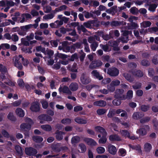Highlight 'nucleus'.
<instances>
[{
	"label": "nucleus",
	"instance_id": "f257e3e1",
	"mask_svg": "<svg viewBox=\"0 0 158 158\" xmlns=\"http://www.w3.org/2000/svg\"><path fill=\"white\" fill-rule=\"evenodd\" d=\"M24 58L21 55L15 56L13 59V63L15 66L19 70L23 69V66L21 61L23 60Z\"/></svg>",
	"mask_w": 158,
	"mask_h": 158
},
{
	"label": "nucleus",
	"instance_id": "f03ea898",
	"mask_svg": "<svg viewBox=\"0 0 158 158\" xmlns=\"http://www.w3.org/2000/svg\"><path fill=\"white\" fill-rule=\"evenodd\" d=\"M25 121L28 123H22L20 126L21 130L23 131L29 130L31 128V125L33 123V121L28 118H26Z\"/></svg>",
	"mask_w": 158,
	"mask_h": 158
},
{
	"label": "nucleus",
	"instance_id": "7ed1b4c3",
	"mask_svg": "<svg viewBox=\"0 0 158 158\" xmlns=\"http://www.w3.org/2000/svg\"><path fill=\"white\" fill-rule=\"evenodd\" d=\"M120 41H122L123 43H127V40H124L122 39H118L116 41H110L109 43L110 44V45L114 48V51H118L119 50V48L118 47L119 43Z\"/></svg>",
	"mask_w": 158,
	"mask_h": 158
},
{
	"label": "nucleus",
	"instance_id": "20e7f679",
	"mask_svg": "<svg viewBox=\"0 0 158 158\" xmlns=\"http://www.w3.org/2000/svg\"><path fill=\"white\" fill-rule=\"evenodd\" d=\"M107 73L111 76L115 77L118 75L119 71L117 69L113 68L108 69Z\"/></svg>",
	"mask_w": 158,
	"mask_h": 158
},
{
	"label": "nucleus",
	"instance_id": "39448f33",
	"mask_svg": "<svg viewBox=\"0 0 158 158\" xmlns=\"http://www.w3.org/2000/svg\"><path fill=\"white\" fill-rule=\"evenodd\" d=\"M30 109L31 111L33 112L39 111L40 110V107L38 102L36 101L32 103L31 105Z\"/></svg>",
	"mask_w": 158,
	"mask_h": 158
},
{
	"label": "nucleus",
	"instance_id": "423d86ee",
	"mask_svg": "<svg viewBox=\"0 0 158 158\" xmlns=\"http://www.w3.org/2000/svg\"><path fill=\"white\" fill-rule=\"evenodd\" d=\"M26 154L29 156H33L37 153V150L32 148H26L25 149Z\"/></svg>",
	"mask_w": 158,
	"mask_h": 158
},
{
	"label": "nucleus",
	"instance_id": "0eeeda50",
	"mask_svg": "<svg viewBox=\"0 0 158 158\" xmlns=\"http://www.w3.org/2000/svg\"><path fill=\"white\" fill-rule=\"evenodd\" d=\"M58 90L60 93L63 92L70 95L71 94H72V92L70 90L68 87L66 86H60L58 89Z\"/></svg>",
	"mask_w": 158,
	"mask_h": 158
},
{
	"label": "nucleus",
	"instance_id": "6e6552de",
	"mask_svg": "<svg viewBox=\"0 0 158 158\" xmlns=\"http://www.w3.org/2000/svg\"><path fill=\"white\" fill-rule=\"evenodd\" d=\"M63 24V22L62 21L57 20L54 23H50L49 25L52 28H57L59 27Z\"/></svg>",
	"mask_w": 158,
	"mask_h": 158
},
{
	"label": "nucleus",
	"instance_id": "1a4fd4ad",
	"mask_svg": "<svg viewBox=\"0 0 158 158\" xmlns=\"http://www.w3.org/2000/svg\"><path fill=\"white\" fill-rule=\"evenodd\" d=\"M147 129H149V127L147 126H145L143 128H141L137 130L136 131V133L139 135H145L146 134V130Z\"/></svg>",
	"mask_w": 158,
	"mask_h": 158
},
{
	"label": "nucleus",
	"instance_id": "9d476101",
	"mask_svg": "<svg viewBox=\"0 0 158 158\" xmlns=\"http://www.w3.org/2000/svg\"><path fill=\"white\" fill-rule=\"evenodd\" d=\"M108 151L110 154L114 155L117 152V149L116 148L114 145L110 144L108 146Z\"/></svg>",
	"mask_w": 158,
	"mask_h": 158
},
{
	"label": "nucleus",
	"instance_id": "9b49d317",
	"mask_svg": "<svg viewBox=\"0 0 158 158\" xmlns=\"http://www.w3.org/2000/svg\"><path fill=\"white\" fill-rule=\"evenodd\" d=\"M84 141L87 144L91 146H96L97 143L93 139L89 138H85Z\"/></svg>",
	"mask_w": 158,
	"mask_h": 158
},
{
	"label": "nucleus",
	"instance_id": "f8f14e48",
	"mask_svg": "<svg viewBox=\"0 0 158 158\" xmlns=\"http://www.w3.org/2000/svg\"><path fill=\"white\" fill-rule=\"evenodd\" d=\"M95 130L102 134L103 136H106L107 135V132L105 129L102 127L100 126H97L95 128Z\"/></svg>",
	"mask_w": 158,
	"mask_h": 158
},
{
	"label": "nucleus",
	"instance_id": "ddd939ff",
	"mask_svg": "<svg viewBox=\"0 0 158 158\" xmlns=\"http://www.w3.org/2000/svg\"><path fill=\"white\" fill-rule=\"evenodd\" d=\"M81 83L84 84H86L89 83L90 80L84 74L82 75L81 78Z\"/></svg>",
	"mask_w": 158,
	"mask_h": 158
},
{
	"label": "nucleus",
	"instance_id": "4468645a",
	"mask_svg": "<svg viewBox=\"0 0 158 158\" xmlns=\"http://www.w3.org/2000/svg\"><path fill=\"white\" fill-rule=\"evenodd\" d=\"M109 139L110 141H119L121 140L120 137L117 135H112L109 137Z\"/></svg>",
	"mask_w": 158,
	"mask_h": 158
},
{
	"label": "nucleus",
	"instance_id": "2eb2a0df",
	"mask_svg": "<svg viewBox=\"0 0 158 158\" xmlns=\"http://www.w3.org/2000/svg\"><path fill=\"white\" fill-rule=\"evenodd\" d=\"M65 134V133L63 132L57 131H56V138L58 140H60L63 138V135Z\"/></svg>",
	"mask_w": 158,
	"mask_h": 158
},
{
	"label": "nucleus",
	"instance_id": "dca6fc26",
	"mask_svg": "<svg viewBox=\"0 0 158 158\" xmlns=\"http://www.w3.org/2000/svg\"><path fill=\"white\" fill-rule=\"evenodd\" d=\"M94 105L100 107H103L106 105V102L103 100H100L94 102Z\"/></svg>",
	"mask_w": 158,
	"mask_h": 158
},
{
	"label": "nucleus",
	"instance_id": "f3484780",
	"mask_svg": "<svg viewBox=\"0 0 158 158\" xmlns=\"http://www.w3.org/2000/svg\"><path fill=\"white\" fill-rule=\"evenodd\" d=\"M91 74L94 77H96L99 80H101L103 78V77L100 75L97 70H94L91 73Z\"/></svg>",
	"mask_w": 158,
	"mask_h": 158
},
{
	"label": "nucleus",
	"instance_id": "a211bd4d",
	"mask_svg": "<svg viewBox=\"0 0 158 158\" xmlns=\"http://www.w3.org/2000/svg\"><path fill=\"white\" fill-rule=\"evenodd\" d=\"M69 89L71 91H76L78 88V85L77 83H72L69 85Z\"/></svg>",
	"mask_w": 158,
	"mask_h": 158
},
{
	"label": "nucleus",
	"instance_id": "6ab92c4d",
	"mask_svg": "<svg viewBox=\"0 0 158 158\" xmlns=\"http://www.w3.org/2000/svg\"><path fill=\"white\" fill-rule=\"evenodd\" d=\"M78 149V152L81 153H84L86 150V146L82 143L79 144Z\"/></svg>",
	"mask_w": 158,
	"mask_h": 158
},
{
	"label": "nucleus",
	"instance_id": "aec40b11",
	"mask_svg": "<svg viewBox=\"0 0 158 158\" xmlns=\"http://www.w3.org/2000/svg\"><path fill=\"white\" fill-rule=\"evenodd\" d=\"M15 112L16 114L20 117H23L25 114L24 110L20 108H17Z\"/></svg>",
	"mask_w": 158,
	"mask_h": 158
},
{
	"label": "nucleus",
	"instance_id": "412c9836",
	"mask_svg": "<svg viewBox=\"0 0 158 158\" xmlns=\"http://www.w3.org/2000/svg\"><path fill=\"white\" fill-rule=\"evenodd\" d=\"M35 39L37 40H41L43 39V37L41 36L42 35V32L40 31H37L35 33Z\"/></svg>",
	"mask_w": 158,
	"mask_h": 158
},
{
	"label": "nucleus",
	"instance_id": "4be33fe9",
	"mask_svg": "<svg viewBox=\"0 0 158 158\" xmlns=\"http://www.w3.org/2000/svg\"><path fill=\"white\" fill-rule=\"evenodd\" d=\"M124 90L122 89H119L116 90L115 97L116 98H120L121 97L122 94L123 93Z\"/></svg>",
	"mask_w": 158,
	"mask_h": 158
},
{
	"label": "nucleus",
	"instance_id": "5701e85b",
	"mask_svg": "<svg viewBox=\"0 0 158 158\" xmlns=\"http://www.w3.org/2000/svg\"><path fill=\"white\" fill-rule=\"evenodd\" d=\"M151 23L149 21H144L140 23L141 28H146L150 27L151 25Z\"/></svg>",
	"mask_w": 158,
	"mask_h": 158
},
{
	"label": "nucleus",
	"instance_id": "b1692460",
	"mask_svg": "<svg viewBox=\"0 0 158 158\" xmlns=\"http://www.w3.org/2000/svg\"><path fill=\"white\" fill-rule=\"evenodd\" d=\"M54 16V14L51 13L45 15L43 17V19L44 20H48L53 18Z\"/></svg>",
	"mask_w": 158,
	"mask_h": 158
},
{
	"label": "nucleus",
	"instance_id": "393cba45",
	"mask_svg": "<svg viewBox=\"0 0 158 158\" xmlns=\"http://www.w3.org/2000/svg\"><path fill=\"white\" fill-rule=\"evenodd\" d=\"M75 121L79 124H85L87 123V121L86 119L81 118L79 117L76 118L75 119Z\"/></svg>",
	"mask_w": 158,
	"mask_h": 158
},
{
	"label": "nucleus",
	"instance_id": "a878e982",
	"mask_svg": "<svg viewBox=\"0 0 158 158\" xmlns=\"http://www.w3.org/2000/svg\"><path fill=\"white\" fill-rule=\"evenodd\" d=\"M41 128L44 130L46 131H50L52 130L51 127L49 125H44L41 126Z\"/></svg>",
	"mask_w": 158,
	"mask_h": 158
},
{
	"label": "nucleus",
	"instance_id": "bb28decb",
	"mask_svg": "<svg viewBox=\"0 0 158 158\" xmlns=\"http://www.w3.org/2000/svg\"><path fill=\"white\" fill-rule=\"evenodd\" d=\"M21 16L19 13V12H17L15 13V15L12 18V19L14 21H19L20 20Z\"/></svg>",
	"mask_w": 158,
	"mask_h": 158
},
{
	"label": "nucleus",
	"instance_id": "cd10ccee",
	"mask_svg": "<svg viewBox=\"0 0 158 158\" xmlns=\"http://www.w3.org/2000/svg\"><path fill=\"white\" fill-rule=\"evenodd\" d=\"M33 140L36 142H41L43 140V138L40 136H34L32 137Z\"/></svg>",
	"mask_w": 158,
	"mask_h": 158
},
{
	"label": "nucleus",
	"instance_id": "c85d7f7f",
	"mask_svg": "<svg viewBox=\"0 0 158 158\" xmlns=\"http://www.w3.org/2000/svg\"><path fill=\"white\" fill-rule=\"evenodd\" d=\"M124 77L126 79L130 82L133 81L134 79L132 77H131L130 75L128 73H124L123 75Z\"/></svg>",
	"mask_w": 158,
	"mask_h": 158
},
{
	"label": "nucleus",
	"instance_id": "c756f323",
	"mask_svg": "<svg viewBox=\"0 0 158 158\" xmlns=\"http://www.w3.org/2000/svg\"><path fill=\"white\" fill-rule=\"evenodd\" d=\"M15 5V2H13L12 0H6V5L7 6L9 7L10 8L11 7L14 6Z\"/></svg>",
	"mask_w": 158,
	"mask_h": 158
},
{
	"label": "nucleus",
	"instance_id": "7c9ffc66",
	"mask_svg": "<svg viewBox=\"0 0 158 158\" xmlns=\"http://www.w3.org/2000/svg\"><path fill=\"white\" fill-rule=\"evenodd\" d=\"M99 35L100 36H102L103 39L106 40H108L110 39L111 37H112L110 35H103L102 32H100L99 33Z\"/></svg>",
	"mask_w": 158,
	"mask_h": 158
},
{
	"label": "nucleus",
	"instance_id": "2f4dec72",
	"mask_svg": "<svg viewBox=\"0 0 158 158\" xmlns=\"http://www.w3.org/2000/svg\"><path fill=\"white\" fill-rule=\"evenodd\" d=\"M113 34H114L115 36L117 37H118L120 35L119 31L117 30L110 31L109 32V35H110L112 37H113Z\"/></svg>",
	"mask_w": 158,
	"mask_h": 158
},
{
	"label": "nucleus",
	"instance_id": "473e14b6",
	"mask_svg": "<svg viewBox=\"0 0 158 158\" xmlns=\"http://www.w3.org/2000/svg\"><path fill=\"white\" fill-rule=\"evenodd\" d=\"M67 8V7L66 5H63L60 6L58 8H56L55 10L56 12H59L65 10Z\"/></svg>",
	"mask_w": 158,
	"mask_h": 158
},
{
	"label": "nucleus",
	"instance_id": "72a5a7b5",
	"mask_svg": "<svg viewBox=\"0 0 158 158\" xmlns=\"http://www.w3.org/2000/svg\"><path fill=\"white\" fill-rule=\"evenodd\" d=\"M71 122V120L69 118H64L61 121V123L62 124L65 125L69 124H70Z\"/></svg>",
	"mask_w": 158,
	"mask_h": 158
},
{
	"label": "nucleus",
	"instance_id": "f704fd0d",
	"mask_svg": "<svg viewBox=\"0 0 158 158\" xmlns=\"http://www.w3.org/2000/svg\"><path fill=\"white\" fill-rule=\"evenodd\" d=\"M100 47L102 48L104 51L109 52L111 50V48L108 45H103V44H100Z\"/></svg>",
	"mask_w": 158,
	"mask_h": 158
},
{
	"label": "nucleus",
	"instance_id": "c9c22d12",
	"mask_svg": "<svg viewBox=\"0 0 158 158\" xmlns=\"http://www.w3.org/2000/svg\"><path fill=\"white\" fill-rule=\"evenodd\" d=\"M152 148L151 144L148 143H145L144 145V149L146 152H149Z\"/></svg>",
	"mask_w": 158,
	"mask_h": 158
},
{
	"label": "nucleus",
	"instance_id": "e433bc0d",
	"mask_svg": "<svg viewBox=\"0 0 158 158\" xmlns=\"http://www.w3.org/2000/svg\"><path fill=\"white\" fill-rule=\"evenodd\" d=\"M96 151L98 154H101L104 153L105 151V148L102 147H98L96 149Z\"/></svg>",
	"mask_w": 158,
	"mask_h": 158
},
{
	"label": "nucleus",
	"instance_id": "4c0bfd02",
	"mask_svg": "<svg viewBox=\"0 0 158 158\" xmlns=\"http://www.w3.org/2000/svg\"><path fill=\"white\" fill-rule=\"evenodd\" d=\"M80 140V138L78 136H75L72 138L71 139L72 143L73 144L78 143Z\"/></svg>",
	"mask_w": 158,
	"mask_h": 158
},
{
	"label": "nucleus",
	"instance_id": "58836bf2",
	"mask_svg": "<svg viewBox=\"0 0 158 158\" xmlns=\"http://www.w3.org/2000/svg\"><path fill=\"white\" fill-rule=\"evenodd\" d=\"M157 6V4H152L149 5L148 10L154 12Z\"/></svg>",
	"mask_w": 158,
	"mask_h": 158
},
{
	"label": "nucleus",
	"instance_id": "ea45409f",
	"mask_svg": "<svg viewBox=\"0 0 158 158\" xmlns=\"http://www.w3.org/2000/svg\"><path fill=\"white\" fill-rule=\"evenodd\" d=\"M15 149L17 152L20 156H22L23 155V151L21 148L20 147L19 145H16L15 147Z\"/></svg>",
	"mask_w": 158,
	"mask_h": 158
},
{
	"label": "nucleus",
	"instance_id": "a19ab883",
	"mask_svg": "<svg viewBox=\"0 0 158 158\" xmlns=\"http://www.w3.org/2000/svg\"><path fill=\"white\" fill-rule=\"evenodd\" d=\"M118 153L120 156H124L126 155L127 152L124 149L122 148H120L119 150Z\"/></svg>",
	"mask_w": 158,
	"mask_h": 158
},
{
	"label": "nucleus",
	"instance_id": "79ce46f5",
	"mask_svg": "<svg viewBox=\"0 0 158 158\" xmlns=\"http://www.w3.org/2000/svg\"><path fill=\"white\" fill-rule=\"evenodd\" d=\"M140 114L138 112H135L134 113L132 116V118L134 119H138L140 118L141 117Z\"/></svg>",
	"mask_w": 158,
	"mask_h": 158
},
{
	"label": "nucleus",
	"instance_id": "37998d69",
	"mask_svg": "<svg viewBox=\"0 0 158 158\" xmlns=\"http://www.w3.org/2000/svg\"><path fill=\"white\" fill-rule=\"evenodd\" d=\"M45 54H44L45 55H48L49 58H51V56H52L54 54V52L52 50L47 49L46 51H45Z\"/></svg>",
	"mask_w": 158,
	"mask_h": 158
},
{
	"label": "nucleus",
	"instance_id": "c03bdc74",
	"mask_svg": "<svg viewBox=\"0 0 158 158\" xmlns=\"http://www.w3.org/2000/svg\"><path fill=\"white\" fill-rule=\"evenodd\" d=\"M42 107L44 109H47L48 106V102L45 100H42L41 101Z\"/></svg>",
	"mask_w": 158,
	"mask_h": 158
},
{
	"label": "nucleus",
	"instance_id": "a18cd8bd",
	"mask_svg": "<svg viewBox=\"0 0 158 158\" xmlns=\"http://www.w3.org/2000/svg\"><path fill=\"white\" fill-rule=\"evenodd\" d=\"M121 134L123 136L126 137H129V133L126 130H122L120 131Z\"/></svg>",
	"mask_w": 158,
	"mask_h": 158
},
{
	"label": "nucleus",
	"instance_id": "49530a36",
	"mask_svg": "<svg viewBox=\"0 0 158 158\" xmlns=\"http://www.w3.org/2000/svg\"><path fill=\"white\" fill-rule=\"evenodd\" d=\"M43 9L45 13L50 12L52 10L51 7L49 6H43Z\"/></svg>",
	"mask_w": 158,
	"mask_h": 158
},
{
	"label": "nucleus",
	"instance_id": "de8ad7c7",
	"mask_svg": "<svg viewBox=\"0 0 158 158\" xmlns=\"http://www.w3.org/2000/svg\"><path fill=\"white\" fill-rule=\"evenodd\" d=\"M21 43L26 46H28L29 45V42L28 40H27V39L26 38H22L21 39Z\"/></svg>",
	"mask_w": 158,
	"mask_h": 158
},
{
	"label": "nucleus",
	"instance_id": "09e8293b",
	"mask_svg": "<svg viewBox=\"0 0 158 158\" xmlns=\"http://www.w3.org/2000/svg\"><path fill=\"white\" fill-rule=\"evenodd\" d=\"M68 42L67 41H64L63 42L62 45L63 47V48L68 52L70 50V48L67 46L68 45Z\"/></svg>",
	"mask_w": 158,
	"mask_h": 158
},
{
	"label": "nucleus",
	"instance_id": "8fccbe9b",
	"mask_svg": "<svg viewBox=\"0 0 158 158\" xmlns=\"http://www.w3.org/2000/svg\"><path fill=\"white\" fill-rule=\"evenodd\" d=\"M44 59L45 61H46L47 60V59H49V60H48V61L47 63V64L48 65H52L54 63V61L53 59H52L50 58H48V57H47L46 56L44 57Z\"/></svg>",
	"mask_w": 158,
	"mask_h": 158
},
{
	"label": "nucleus",
	"instance_id": "3c124183",
	"mask_svg": "<svg viewBox=\"0 0 158 158\" xmlns=\"http://www.w3.org/2000/svg\"><path fill=\"white\" fill-rule=\"evenodd\" d=\"M11 20L6 19L4 22L0 24V27H5L10 24Z\"/></svg>",
	"mask_w": 158,
	"mask_h": 158
},
{
	"label": "nucleus",
	"instance_id": "603ef678",
	"mask_svg": "<svg viewBox=\"0 0 158 158\" xmlns=\"http://www.w3.org/2000/svg\"><path fill=\"white\" fill-rule=\"evenodd\" d=\"M116 114L115 110H110L108 114V117L109 118H111Z\"/></svg>",
	"mask_w": 158,
	"mask_h": 158
},
{
	"label": "nucleus",
	"instance_id": "864d4df0",
	"mask_svg": "<svg viewBox=\"0 0 158 158\" xmlns=\"http://www.w3.org/2000/svg\"><path fill=\"white\" fill-rule=\"evenodd\" d=\"M130 147L132 149H134L136 150V152L137 153H140L141 152V150L140 147L139 146H131L130 145Z\"/></svg>",
	"mask_w": 158,
	"mask_h": 158
},
{
	"label": "nucleus",
	"instance_id": "5fc2aeb1",
	"mask_svg": "<svg viewBox=\"0 0 158 158\" xmlns=\"http://www.w3.org/2000/svg\"><path fill=\"white\" fill-rule=\"evenodd\" d=\"M107 89L108 90L111 92H114L115 90V86L110 83V85H107Z\"/></svg>",
	"mask_w": 158,
	"mask_h": 158
},
{
	"label": "nucleus",
	"instance_id": "6e6d98bb",
	"mask_svg": "<svg viewBox=\"0 0 158 158\" xmlns=\"http://www.w3.org/2000/svg\"><path fill=\"white\" fill-rule=\"evenodd\" d=\"M111 83L115 87L119 85L120 83V81L118 80L115 79L112 81Z\"/></svg>",
	"mask_w": 158,
	"mask_h": 158
},
{
	"label": "nucleus",
	"instance_id": "4d7b16f0",
	"mask_svg": "<svg viewBox=\"0 0 158 158\" xmlns=\"http://www.w3.org/2000/svg\"><path fill=\"white\" fill-rule=\"evenodd\" d=\"M121 101L119 99H116L113 101V103L114 105L116 106H118L121 104Z\"/></svg>",
	"mask_w": 158,
	"mask_h": 158
},
{
	"label": "nucleus",
	"instance_id": "13d9d810",
	"mask_svg": "<svg viewBox=\"0 0 158 158\" xmlns=\"http://www.w3.org/2000/svg\"><path fill=\"white\" fill-rule=\"evenodd\" d=\"M98 46V44L96 42H94L90 45V47L93 51H94Z\"/></svg>",
	"mask_w": 158,
	"mask_h": 158
},
{
	"label": "nucleus",
	"instance_id": "bf43d9fd",
	"mask_svg": "<svg viewBox=\"0 0 158 158\" xmlns=\"http://www.w3.org/2000/svg\"><path fill=\"white\" fill-rule=\"evenodd\" d=\"M130 12L133 14H136L138 12V9L135 7H133L130 9Z\"/></svg>",
	"mask_w": 158,
	"mask_h": 158
},
{
	"label": "nucleus",
	"instance_id": "052dcab7",
	"mask_svg": "<svg viewBox=\"0 0 158 158\" xmlns=\"http://www.w3.org/2000/svg\"><path fill=\"white\" fill-rule=\"evenodd\" d=\"M106 136H103V137L100 138L98 141V143L100 144H104L107 141V139Z\"/></svg>",
	"mask_w": 158,
	"mask_h": 158
},
{
	"label": "nucleus",
	"instance_id": "680f3d73",
	"mask_svg": "<svg viewBox=\"0 0 158 158\" xmlns=\"http://www.w3.org/2000/svg\"><path fill=\"white\" fill-rule=\"evenodd\" d=\"M17 83L19 85L21 88H23L24 87L25 84L23 79H19L18 80Z\"/></svg>",
	"mask_w": 158,
	"mask_h": 158
},
{
	"label": "nucleus",
	"instance_id": "e2e57ef3",
	"mask_svg": "<svg viewBox=\"0 0 158 158\" xmlns=\"http://www.w3.org/2000/svg\"><path fill=\"white\" fill-rule=\"evenodd\" d=\"M0 71L2 73H5L7 71L6 68L2 64H0Z\"/></svg>",
	"mask_w": 158,
	"mask_h": 158
},
{
	"label": "nucleus",
	"instance_id": "0e129e2a",
	"mask_svg": "<svg viewBox=\"0 0 158 158\" xmlns=\"http://www.w3.org/2000/svg\"><path fill=\"white\" fill-rule=\"evenodd\" d=\"M55 55L57 57L62 59H63L66 58L67 56L64 54L57 53L55 54Z\"/></svg>",
	"mask_w": 158,
	"mask_h": 158
},
{
	"label": "nucleus",
	"instance_id": "69168bd1",
	"mask_svg": "<svg viewBox=\"0 0 158 158\" xmlns=\"http://www.w3.org/2000/svg\"><path fill=\"white\" fill-rule=\"evenodd\" d=\"M139 26L137 23H131V26H129L128 28L129 29H134L137 28Z\"/></svg>",
	"mask_w": 158,
	"mask_h": 158
},
{
	"label": "nucleus",
	"instance_id": "338daca9",
	"mask_svg": "<svg viewBox=\"0 0 158 158\" xmlns=\"http://www.w3.org/2000/svg\"><path fill=\"white\" fill-rule=\"evenodd\" d=\"M106 112V110L104 109H99L97 111V114L99 115L103 114Z\"/></svg>",
	"mask_w": 158,
	"mask_h": 158
},
{
	"label": "nucleus",
	"instance_id": "774afa93",
	"mask_svg": "<svg viewBox=\"0 0 158 158\" xmlns=\"http://www.w3.org/2000/svg\"><path fill=\"white\" fill-rule=\"evenodd\" d=\"M11 39L14 42L17 41L19 39L18 36L16 34L12 35L11 36Z\"/></svg>",
	"mask_w": 158,
	"mask_h": 158
}]
</instances>
